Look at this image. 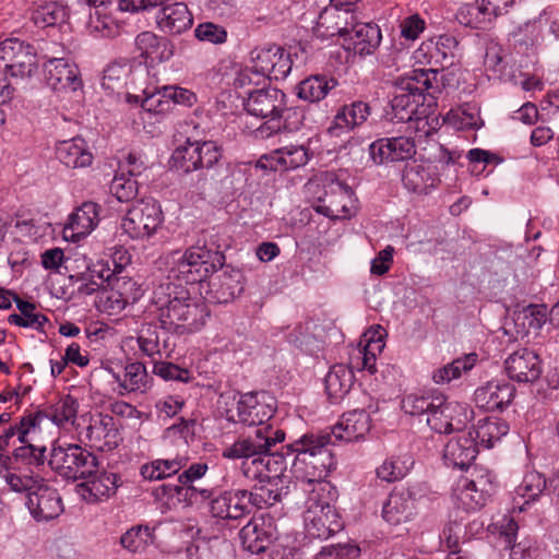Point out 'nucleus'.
<instances>
[{
  "instance_id": "nucleus-49",
  "label": "nucleus",
  "mask_w": 559,
  "mask_h": 559,
  "mask_svg": "<svg viewBox=\"0 0 559 559\" xmlns=\"http://www.w3.org/2000/svg\"><path fill=\"white\" fill-rule=\"evenodd\" d=\"M132 70L133 63L129 59L112 61L103 72V87L111 92L123 87L132 81Z\"/></svg>"
},
{
  "instance_id": "nucleus-37",
  "label": "nucleus",
  "mask_w": 559,
  "mask_h": 559,
  "mask_svg": "<svg viewBox=\"0 0 559 559\" xmlns=\"http://www.w3.org/2000/svg\"><path fill=\"white\" fill-rule=\"evenodd\" d=\"M56 157L72 169L88 167L93 162V154L85 140L80 136L60 141L56 146Z\"/></svg>"
},
{
  "instance_id": "nucleus-34",
  "label": "nucleus",
  "mask_w": 559,
  "mask_h": 559,
  "mask_svg": "<svg viewBox=\"0 0 559 559\" xmlns=\"http://www.w3.org/2000/svg\"><path fill=\"white\" fill-rule=\"evenodd\" d=\"M79 411V402L72 395H63L56 403L45 409L31 413L29 416H38L35 428L39 429L44 419H50L57 426L73 425Z\"/></svg>"
},
{
  "instance_id": "nucleus-53",
  "label": "nucleus",
  "mask_w": 559,
  "mask_h": 559,
  "mask_svg": "<svg viewBox=\"0 0 559 559\" xmlns=\"http://www.w3.org/2000/svg\"><path fill=\"white\" fill-rule=\"evenodd\" d=\"M476 361L477 355L475 353L465 355L437 369L432 374V379L437 384L449 383L460 378L463 372L469 371L475 366Z\"/></svg>"
},
{
  "instance_id": "nucleus-3",
  "label": "nucleus",
  "mask_w": 559,
  "mask_h": 559,
  "mask_svg": "<svg viewBox=\"0 0 559 559\" xmlns=\"http://www.w3.org/2000/svg\"><path fill=\"white\" fill-rule=\"evenodd\" d=\"M285 440V432L274 427L255 429L253 435L238 439L223 451L225 459H250L255 454H262L265 469V481L289 480L284 472L287 463L283 453L271 452L272 447Z\"/></svg>"
},
{
  "instance_id": "nucleus-60",
  "label": "nucleus",
  "mask_w": 559,
  "mask_h": 559,
  "mask_svg": "<svg viewBox=\"0 0 559 559\" xmlns=\"http://www.w3.org/2000/svg\"><path fill=\"white\" fill-rule=\"evenodd\" d=\"M38 416H23L19 424L14 426H10L4 430V432L0 436V447L5 450L10 445V440L17 436V439L21 443L27 442V437L32 431H35V421Z\"/></svg>"
},
{
  "instance_id": "nucleus-33",
  "label": "nucleus",
  "mask_w": 559,
  "mask_h": 559,
  "mask_svg": "<svg viewBox=\"0 0 559 559\" xmlns=\"http://www.w3.org/2000/svg\"><path fill=\"white\" fill-rule=\"evenodd\" d=\"M370 114L371 107L362 100L345 104L337 110L331 126L328 128V132L331 135L338 136L341 131H350L361 126Z\"/></svg>"
},
{
  "instance_id": "nucleus-43",
  "label": "nucleus",
  "mask_w": 559,
  "mask_h": 559,
  "mask_svg": "<svg viewBox=\"0 0 559 559\" xmlns=\"http://www.w3.org/2000/svg\"><path fill=\"white\" fill-rule=\"evenodd\" d=\"M382 39L381 31L377 24L359 23L355 21L348 35L353 49L360 56L371 55L379 47Z\"/></svg>"
},
{
  "instance_id": "nucleus-29",
  "label": "nucleus",
  "mask_w": 559,
  "mask_h": 559,
  "mask_svg": "<svg viewBox=\"0 0 559 559\" xmlns=\"http://www.w3.org/2000/svg\"><path fill=\"white\" fill-rule=\"evenodd\" d=\"M245 288L243 274L240 270L226 266L210 282V297L217 304L235 300Z\"/></svg>"
},
{
  "instance_id": "nucleus-39",
  "label": "nucleus",
  "mask_w": 559,
  "mask_h": 559,
  "mask_svg": "<svg viewBox=\"0 0 559 559\" xmlns=\"http://www.w3.org/2000/svg\"><path fill=\"white\" fill-rule=\"evenodd\" d=\"M99 205L87 201L69 216L66 230L71 231V237L78 240L91 234L99 222Z\"/></svg>"
},
{
  "instance_id": "nucleus-58",
  "label": "nucleus",
  "mask_w": 559,
  "mask_h": 559,
  "mask_svg": "<svg viewBox=\"0 0 559 559\" xmlns=\"http://www.w3.org/2000/svg\"><path fill=\"white\" fill-rule=\"evenodd\" d=\"M407 461L401 456H390L376 468L377 478L386 483L399 481L408 473Z\"/></svg>"
},
{
  "instance_id": "nucleus-25",
  "label": "nucleus",
  "mask_w": 559,
  "mask_h": 559,
  "mask_svg": "<svg viewBox=\"0 0 559 559\" xmlns=\"http://www.w3.org/2000/svg\"><path fill=\"white\" fill-rule=\"evenodd\" d=\"M310 158L309 150L305 145H287L258 160V166L273 171H288L305 166Z\"/></svg>"
},
{
  "instance_id": "nucleus-23",
  "label": "nucleus",
  "mask_w": 559,
  "mask_h": 559,
  "mask_svg": "<svg viewBox=\"0 0 559 559\" xmlns=\"http://www.w3.org/2000/svg\"><path fill=\"white\" fill-rule=\"evenodd\" d=\"M417 492L414 487L395 488L382 508V518L391 525L412 519L416 509Z\"/></svg>"
},
{
  "instance_id": "nucleus-1",
  "label": "nucleus",
  "mask_w": 559,
  "mask_h": 559,
  "mask_svg": "<svg viewBox=\"0 0 559 559\" xmlns=\"http://www.w3.org/2000/svg\"><path fill=\"white\" fill-rule=\"evenodd\" d=\"M151 306L155 309L160 328L177 335L200 331L209 317L207 308L189 289L170 277L153 287Z\"/></svg>"
},
{
  "instance_id": "nucleus-2",
  "label": "nucleus",
  "mask_w": 559,
  "mask_h": 559,
  "mask_svg": "<svg viewBox=\"0 0 559 559\" xmlns=\"http://www.w3.org/2000/svg\"><path fill=\"white\" fill-rule=\"evenodd\" d=\"M335 444L328 431L307 432L286 445V455H294L292 472L295 490L309 492L325 490L323 479L336 466L331 445Z\"/></svg>"
},
{
  "instance_id": "nucleus-42",
  "label": "nucleus",
  "mask_w": 559,
  "mask_h": 559,
  "mask_svg": "<svg viewBox=\"0 0 559 559\" xmlns=\"http://www.w3.org/2000/svg\"><path fill=\"white\" fill-rule=\"evenodd\" d=\"M459 47V41L453 35L443 34L423 43L420 50L429 55L428 63L451 67Z\"/></svg>"
},
{
  "instance_id": "nucleus-9",
  "label": "nucleus",
  "mask_w": 559,
  "mask_h": 559,
  "mask_svg": "<svg viewBox=\"0 0 559 559\" xmlns=\"http://www.w3.org/2000/svg\"><path fill=\"white\" fill-rule=\"evenodd\" d=\"M323 194L318 198L316 211L332 219L350 216L354 191L349 185L332 171L321 175Z\"/></svg>"
},
{
  "instance_id": "nucleus-7",
  "label": "nucleus",
  "mask_w": 559,
  "mask_h": 559,
  "mask_svg": "<svg viewBox=\"0 0 559 559\" xmlns=\"http://www.w3.org/2000/svg\"><path fill=\"white\" fill-rule=\"evenodd\" d=\"M50 466L67 479H87L98 468L97 456L80 444L55 447L51 451Z\"/></svg>"
},
{
  "instance_id": "nucleus-18",
  "label": "nucleus",
  "mask_w": 559,
  "mask_h": 559,
  "mask_svg": "<svg viewBox=\"0 0 559 559\" xmlns=\"http://www.w3.org/2000/svg\"><path fill=\"white\" fill-rule=\"evenodd\" d=\"M58 53L48 55L47 62L44 64V74L47 85L57 92H75L82 86L79 78V69L74 63L69 62Z\"/></svg>"
},
{
  "instance_id": "nucleus-4",
  "label": "nucleus",
  "mask_w": 559,
  "mask_h": 559,
  "mask_svg": "<svg viewBox=\"0 0 559 559\" xmlns=\"http://www.w3.org/2000/svg\"><path fill=\"white\" fill-rule=\"evenodd\" d=\"M225 263V255L221 251L219 246L215 243L209 245L206 240H201L182 253L175 262L169 271L170 280L177 278L187 284H197L209 278Z\"/></svg>"
},
{
  "instance_id": "nucleus-41",
  "label": "nucleus",
  "mask_w": 559,
  "mask_h": 559,
  "mask_svg": "<svg viewBox=\"0 0 559 559\" xmlns=\"http://www.w3.org/2000/svg\"><path fill=\"white\" fill-rule=\"evenodd\" d=\"M305 120V110L301 107H282L278 115L266 120L259 129L261 136H270L282 131H298Z\"/></svg>"
},
{
  "instance_id": "nucleus-50",
  "label": "nucleus",
  "mask_w": 559,
  "mask_h": 559,
  "mask_svg": "<svg viewBox=\"0 0 559 559\" xmlns=\"http://www.w3.org/2000/svg\"><path fill=\"white\" fill-rule=\"evenodd\" d=\"M442 400V393L433 390L411 393L402 400V408L406 414L419 416L430 413L436 403Z\"/></svg>"
},
{
  "instance_id": "nucleus-31",
  "label": "nucleus",
  "mask_w": 559,
  "mask_h": 559,
  "mask_svg": "<svg viewBox=\"0 0 559 559\" xmlns=\"http://www.w3.org/2000/svg\"><path fill=\"white\" fill-rule=\"evenodd\" d=\"M242 547L251 554L264 552L276 539L274 527L262 518L251 519L239 532Z\"/></svg>"
},
{
  "instance_id": "nucleus-20",
  "label": "nucleus",
  "mask_w": 559,
  "mask_h": 559,
  "mask_svg": "<svg viewBox=\"0 0 559 559\" xmlns=\"http://www.w3.org/2000/svg\"><path fill=\"white\" fill-rule=\"evenodd\" d=\"M356 15L345 4L332 3L324 8L319 14L317 28L322 36H340L347 39L353 26H355Z\"/></svg>"
},
{
  "instance_id": "nucleus-5",
  "label": "nucleus",
  "mask_w": 559,
  "mask_h": 559,
  "mask_svg": "<svg viewBox=\"0 0 559 559\" xmlns=\"http://www.w3.org/2000/svg\"><path fill=\"white\" fill-rule=\"evenodd\" d=\"M436 70H414L411 75L399 80L396 92L391 100L393 118L397 122L418 119L425 111L424 106L428 91L432 88L431 79H436Z\"/></svg>"
},
{
  "instance_id": "nucleus-11",
  "label": "nucleus",
  "mask_w": 559,
  "mask_h": 559,
  "mask_svg": "<svg viewBox=\"0 0 559 559\" xmlns=\"http://www.w3.org/2000/svg\"><path fill=\"white\" fill-rule=\"evenodd\" d=\"M35 47L15 37L0 43V68L12 78H29L37 70Z\"/></svg>"
},
{
  "instance_id": "nucleus-24",
  "label": "nucleus",
  "mask_w": 559,
  "mask_h": 559,
  "mask_svg": "<svg viewBox=\"0 0 559 559\" xmlns=\"http://www.w3.org/2000/svg\"><path fill=\"white\" fill-rule=\"evenodd\" d=\"M122 485L121 476L112 472H96L88 480L76 486V492L87 503L107 500Z\"/></svg>"
},
{
  "instance_id": "nucleus-56",
  "label": "nucleus",
  "mask_w": 559,
  "mask_h": 559,
  "mask_svg": "<svg viewBox=\"0 0 559 559\" xmlns=\"http://www.w3.org/2000/svg\"><path fill=\"white\" fill-rule=\"evenodd\" d=\"M154 537V528L148 525H135L121 536L120 543L126 549L138 552L153 544Z\"/></svg>"
},
{
  "instance_id": "nucleus-8",
  "label": "nucleus",
  "mask_w": 559,
  "mask_h": 559,
  "mask_svg": "<svg viewBox=\"0 0 559 559\" xmlns=\"http://www.w3.org/2000/svg\"><path fill=\"white\" fill-rule=\"evenodd\" d=\"M277 409L275 396L267 391L248 392L241 394L237 402L236 412L227 411L226 418L231 423H241L247 426L273 427L267 421Z\"/></svg>"
},
{
  "instance_id": "nucleus-32",
  "label": "nucleus",
  "mask_w": 559,
  "mask_h": 559,
  "mask_svg": "<svg viewBox=\"0 0 559 559\" xmlns=\"http://www.w3.org/2000/svg\"><path fill=\"white\" fill-rule=\"evenodd\" d=\"M114 380L119 385V394L146 392L150 384V376L146 371L145 365L140 361H127L123 367V372H117L112 368H107Z\"/></svg>"
},
{
  "instance_id": "nucleus-28",
  "label": "nucleus",
  "mask_w": 559,
  "mask_h": 559,
  "mask_svg": "<svg viewBox=\"0 0 559 559\" xmlns=\"http://www.w3.org/2000/svg\"><path fill=\"white\" fill-rule=\"evenodd\" d=\"M457 436L452 437L443 450V459L447 465L464 469L469 467L476 459L478 443L472 431H459Z\"/></svg>"
},
{
  "instance_id": "nucleus-6",
  "label": "nucleus",
  "mask_w": 559,
  "mask_h": 559,
  "mask_svg": "<svg viewBox=\"0 0 559 559\" xmlns=\"http://www.w3.org/2000/svg\"><path fill=\"white\" fill-rule=\"evenodd\" d=\"M321 492L318 489L307 492L304 523L306 536L312 539H328L344 528L336 509L322 499Z\"/></svg>"
},
{
  "instance_id": "nucleus-46",
  "label": "nucleus",
  "mask_w": 559,
  "mask_h": 559,
  "mask_svg": "<svg viewBox=\"0 0 559 559\" xmlns=\"http://www.w3.org/2000/svg\"><path fill=\"white\" fill-rule=\"evenodd\" d=\"M509 432V424L499 417L479 419L473 435L478 444L490 449Z\"/></svg>"
},
{
  "instance_id": "nucleus-27",
  "label": "nucleus",
  "mask_w": 559,
  "mask_h": 559,
  "mask_svg": "<svg viewBox=\"0 0 559 559\" xmlns=\"http://www.w3.org/2000/svg\"><path fill=\"white\" fill-rule=\"evenodd\" d=\"M85 437L90 447L99 451H111L121 441L115 418L107 414H99L91 419Z\"/></svg>"
},
{
  "instance_id": "nucleus-61",
  "label": "nucleus",
  "mask_w": 559,
  "mask_h": 559,
  "mask_svg": "<svg viewBox=\"0 0 559 559\" xmlns=\"http://www.w3.org/2000/svg\"><path fill=\"white\" fill-rule=\"evenodd\" d=\"M4 481L9 486L12 491L19 493H25L26 498L29 496L31 491L35 489V486L38 485V479H43L39 475H34L32 471L29 473H19L4 471Z\"/></svg>"
},
{
  "instance_id": "nucleus-12",
  "label": "nucleus",
  "mask_w": 559,
  "mask_h": 559,
  "mask_svg": "<svg viewBox=\"0 0 559 559\" xmlns=\"http://www.w3.org/2000/svg\"><path fill=\"white\" fill-rule=\"evenodd\" d=\"M493 489L491 473L475 467L471 478L463 477L459 480L454 495L466 511H475L485 506Z\"/></svg>"
},
{
  "instance_id": "nucleus-22",
  "label": "nucleus",
  "mask_w": 559,
  "mask_h": 559,
  "mask_svg": "<svg viewBox=\"0 0 559 559\" xmlns=\"http://www.w3.org/2000/svg\"><path fill=\"white\" fill-rule=\"evenodd\" d=\"M504 369L511 380L534 382L542 374V362L534 350L521 348L509 355L504 361Z\"/></svg>"
},
{
  "instance_id": "nucleus-47",
  "label": "nucleus",
  "mask_w": 559,
  "mask_h": 559,
  "mask_svg": "<svg viewBox=\"0 0 559 559\" xmlns=\"http://www.w3.org/2000/svg\"><path fill=\"white\" fill-rule=\"evenodd\" d=\"M14 301L20 314L12 313L8 317V322L22 328H32L37 331H43L48 318L37 311V306L34 302L21 299L14 295Z\"/></svg>"
},
{
  "instance_id": "nucleus-57",
  "label": "nucleus",
  "mask_w": 559,
  "mask_h": 559,
  "mask_svg": "<svg viewBox=\"0 0 559 559\" xmlns=\"http://www.w3.org/2000/svg\"><path fill=\"white\" fill-rule=\"evenodd\" d=\"M455 19L461 25L476 29L484 28L487 23H490L487 13L483 10L480 0H477L476 3L462 5L457 10Z\"/></svg>"
},
{
  "instance_id": "nucleus-59",
  "label": "nucleus",
  "mask_w": 559,
  "mask_h": 559,
  "mask_svg": "<svg viewBox=\"0 0 559 559\" xmlns=\"http://www.w3.org/2000/svg\"><path fill=\"white\" fill-rule=\"evenodd\" d=\"M110 192L119 202H130L138 195V181L124 173H118L111 180Z\"/></svg>"
},
{
  "instance_id": "nucleus-52",
  "label": "nucleus",
  "mask_w": 559,
  "mask_h": 559,
  "mask_svg": "<svg viewBox=\"0 0 559 559\" xmlns=\"http://www.w3.org/2000/svg\"><path fill=\"white\" fill-rule=\"evenodd\" d=\"M138 344L140 350L147 357H151L154 362L162 359L163 350L167 349L166 341H160L157 326L154 324H146L141 329Z\"/></svg>"
},
{
  "instance_id": "nucleus-48",
  "label": "nucleus",
  "mask_w": 559,
  "mask_h": 559,
  "mask_svg": "<svg viewBox=\"0 0 559 559\" xmlns=\"http://www.w3.org/2000/svg\"><path fill=\"white\" fill-rule=\"evenodd\" d=\"M188 459L177 455L174 459H157L142 465L141 475L148 480H159L178 474L186 467Z\"/></svg>"
},
{
  "instance_id": "nucleus-10",
  "label": "nucleus",
  "mask_w": 559,
  "mask_h": 559,
  "mask_svg": "<svg viewBox=\"0 0 559 559\" xmlns=\"http://www.w3.org/2000/svg\"><path fill=\"white\" fill-rule=\"evenodd\" d=\"M223 156L222 147L214 141H191L188 139L185 144L178 146L173 155V166L186 174L210 169L218 165Z\"/></svg>"
},
{
  "instance_id": "nucleus-19",
  "label": "nucleus",
  "mask_w": 559,
  "mask_h": 559,
  "mask_svg": "<svg viewBox=\"0 0 559 559\" xmlns=\"http://www.w3.org/2000/svg\"><path fill=\"white\" fill-rule=\"evenodd\" d=\"M369 153L377 165L402 162L415 156L416 144L408 136L382 138L369 145Z\"/></svg>"
},
{
  "instance_id": "nucleus-35",
  "label": "nucleus",
  "mask_w": 559,
  "mask_h": 559,
  "mask_svg": "<svg viewBox=\"0 0 559 559\" xmlns=\"http://www.w3.org/2000/svg\"><path fill=\"white\" fill-rule=\"evenodd\" d=\"M402 182L413 193L427 194L430 189L437 187L439 179L431 165L418 164L414 160L405 165Z\"/></svg>"
},
{
  "instance_id": "nucleus-26",
  "label": "nucleus",
  "mask_w": 559,
  "mask_h": 559,
  "mask_svg": "<svg viewBox=\"0 0 559 559\" xmlns=\"http://www.w3.org/2000/svg\"><path fill=\"white\" fill-rule=\"evenodd\" d=\"M245 94L248 95L245 103L248 114L263 119L274 118L285 105L286 95L275 87L246 91Z\"/></svg>"
},
{
  "instance_id": "nucleus-21",
  "label": "nucleus",
  "mask_w": 559,
  "mask_h": 559,
  "mask_svg": "<svg viewBox=\"0 0 559 559\" xmlns=\"http://www.w3.org/2000/svg\"><path fill=\"white\" fill-rule=\"evenodd\" d=\"M515 388L504 379H492L474 392L476 405L488 412L503 409L511 404Z\"/></svg>"
},
{
  "instance_id": "nucleus-15",
  "label": "nucleus",
  "mask_w": 559,
  "mask_h": 559,
  "mask_svg": "<svg viewBox=\"0 0 559 559\" xmlns=\"http://www.w3.org/2000/svg\"><path fill=\"white\" fill-rule=\"evenodd\" d=\"M38 485L31 491L25 506L36 522H49L59 518L64 506L59 491L48 485L45 479H38Z\"/></svg>"
},
{
  "instance_id": "nucleus-30",
  "label": "nucleus",
  "mask_w": 559,
  "mask_h": 559,
  "mask_svg": "<svg viewBox=\"0 0 559 559\" xmlns=\"http://www.w3.org/2000/svg\"><path fill=\"white\" fill-rule=\"evenodd\" d=\"M371 428V418L368 412L355 409L345 413L342 419L328 431L335 441H357L364 438Z\"/></svg>"
},
{
  "instance_id": "nucleus-64",
  "label": "nucleus",
  "mask_w": 559,
  "mask_h": 559,
  "mask_svg": "<svg viewBox=\"0 0 559 559\" xmlns=\"http://www.w3.org/2000/svg\"><path fill=\"white\" fill-rule=\"evenodd\" d=\"M360 555V548L350 543L329 545L314 556V559H356Z\"/></svg>"
},
{
  "instance_id": "nucleus-13",
  "label": "nucleus",
  "mask_w": 559,
  "mask_h": 559,
  "mask_svg": "<svg viewBox=\"0 0 559 559\" xmlns=\"http://www.w3.org/2000/svg\"><path fill=\"white\" fill-rule=\"evenodd\" d=\"M163 223V211L156 201L133 205L122 221L123 230L133 239L152 236Z\"/></svg>"
},
{
  "instance_id": "nucleus-62",
  "label": "nucleus",
  "mask_w": 559,
  "mask_h": 559,
  "mask_svg": "<svg viewBox=\"0 0 559 559\" xmlns=\"http://www.w3.org/2000/svg\"><path fill=\"white\" fill-rule=\"evenodd\" d=\"M14 461L17 464L26 465V466H41L46 460V448L45 447H36L29 442L27 439L26 443H22L21 447L16 448L14 451Z\"/></svg>"
},
{
  "instance_id": "nucleus-36",
  "label": "nucleus",
  "mask_w": 559,
  "mask_h": 559,
  "mask_svg": "<svg viewBox=\"0 0 559 559\" xmlns=\"http://www.w3.org/2000/svg\"><path fill=\"white\" fill-rule=\"evenodd\" d=\"M192 23V14L188 10L187 4L182 2L163 7L157 15L158 27L170 35H178L190 29Z\"/></svg>"
},
{
  "instance_id": "nucleus-55",
  "label": "nucleus",
  "mask_w": 559,
  "mask_h": 559,
  "mask_svg": "<svg viewBox=\"0 0 559 559\" xmlns=\"http://www.w3.org/2000/svg\"><path fill=\"white\" fill-rule=\"evenodd\" d=\"M67 17V9L55 1L44 3L32 12V21L41 28L63 23Z\"/></svg>"
},
{
  "instance_id": "nucleus-16",
  "label": "nucleus",
  "mask_w": 559,
  "mask_h": 559,
  "mask_svg": "<svg viewBox=\"0 0 559 559\" xmlns=\"http://www.w3.org/2000/svg\"><path fill=\"white\" fill-rule=\"evenodd\" d=\"M436 406L428 414L426 421L430 429L438 433L461 431L469 420L468 409L459 403L447 402L443 394Z\"/></svg>"
},
{
  "instance_id": "nucleus-40",
  "label": "nucleus",
  "mask_w": 559,
  "mask_h": 559,
  "mask_svg": "<svg viewBox=\"0 0 559 559\" xmlns=\"http://www.w3.org/2000/svg\"><path fill=\"white\" fill-rule=\"evenodd\" d=\"M135 47L145 60L162 62L170 59L174 55V45L169 39L148 31L142 32L135 37Z\"/></svg>"
},
{
  "instance_id": "nucleus-51",
  "label": "nucleus",
  "mask_w": 559,
  "mask_h": 559,
  "mask_svg": "<svg viewBox=\"0 0 559 559\" xmlns=\"http://www.w3.org/2000/svg\"><path fill=\"white\" fill-rule=\"evenodd\" d=\"M164 496H167L169 499H176L179 503H185L186 506L194 503L199 497L203 500H207L213 496V490L203 488L199 489L193 485H162L159 487Z\"/></svg>"
},
{
  "instance_id": "nucleus-54",
  "label": "nucleus",
  "mask_w": 559,
  "mask_h": 559,
  "mask_svg": "<svg viewBox=\"0 0 559 559\" xmlns=\"http://www.w3.org/2000/svg\"><path fill=\"white\" fill-rule=\"evenodd\" d=\"M88 27L103 37H116L121 33L122 24L107 12V8H96L90 13Z\"/></svg>"
},
{
  "instance_id": "nucleus-63",
  "label": "nucleus",
  "mask_w": 559,
  "mask_h": 559,
  "mask_svg": "<svg viewBox=\"0 0 559 559\" xmlns=\"http://www.w3.org/2000/svg\"><path fill=\"white\" fill-rule=\"evenodd\" d=\"M546 488L547 481L545 477L536 471H531L524 475L522 483L516 488V492L527 500H535Z\"/></svg>"
},
{
  "instance_id": "nucleus-44",
  "label": "nucleus",
  "mask_w": 559,
  "mask_h": 559,
  "mask_svg": "<svg viewBox=\"0 0 559 559\" xmlns=\"http://www.w3.org/2000/svg\"><path fill=\"white\" fill-rule=\"evenodd\" d=\"M354 372L344 365H334L325 376V391L332 404H337L350 391Z\"/></svg>"
},
{
  "instance_id": "nucleus-38",
  "label": "nucleus",
  "mask_w": 559,
  "mask_h": 559,
  "mask_svg": "<svg viewBox=\"0 0 559 559\" xmlns=\"http://www.w3.org/2000/svg\"><path fill=\"white\" fill-rule=\"evenodd\" d=\"M290 480L265 481L255 485L252 490H247L250 506L264 509L281 502L292 492Z\"/></svg>"
},
{
  "instance_id": "nucleus-14",
  "label": "nucleus",
  "mask_w": 559,
  "mask_h": 559,
  "mask_svg": "<svg viewBox=\"0 0 559 559\" xmlns=\"http://www.w3.org/2000/svg\"><path fill=\"white\" fill-rule=\"evenodd\" d=\"M209 500L211 515L226 524L239 525L251 512L247 489L223 490Z\"/></svg>"
},
{
  "instance_id": "nucleus-17",
  "label": "nucleus",
  "mask_w": 559,
  "mask_h": 559,
  "mask_svg": "<svg viewBox=\"0 0 559 559\" xmlns=\"http://www.w3.org/2000/svg\"><path fill=\"white\" fill-rule=\"evenodd\" d=\"M251 60L266 79L276 81L286 79L293 66L290 53L277 45L253 49Z\"/></svg>"
},
{
  "instance_id": "nucleus-45",
  "label": "nucleus",
  "mask_w": 559,
  "mask_h": 559,
  "mask_svg": "<svg viewBox=\"0 0 559 559\" xmlns=\"http://www.w3.org/2000/svg\"><path fill=\"white\" fill-rule=\"evenodd\" d=\"M338 85L335 78L324 74H314L304 79L297 85V95L309 103H319L324 99L330 91Z\"/></svg>"
}]
</instances>
